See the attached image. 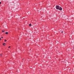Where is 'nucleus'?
Returning <instances> with one entry per match:
<instances>
[{"instance_id":"obj_1","label":"nucleus","mask_w":74,"mask_h":74,"mask_svg":"<svg viewBox=\"0 0 74 74\" xmlns=\"http://www.w3.org/2000/svg\"><path fill=\"white\" fill-rule=\"evenodd\" d=\"M56 8L57 10H59L60 11H62V8L60 7L59 5H57L56 6Z\"/></svg>"},{"instance_id":"obj_2","label":"nucleus","mask_w":74,"mask_h":74,"mask_svg":"<svg viewBox=\"0 0 74 74\" xmlns=\"http://www.w3.org/2000/svg\"><path fill=\"white\" fill-rule=\"evenodd\" d=\"M29 26H30V27L32 26V24H29Z\"/></svg>"},{"instance_id":"obj_3","label":"nucleus","mask_w":74,"mask_h":74,"mask_svg":"<svg viewBox=\"0 0 74 74\" xmlns=\"http://www.w3.org/2000/svg\"><path fill=\"white\" fill-rule=\"evenodd\" d=\"M5 43H3V45H4V46H5Z\"/></svg>"},{"instance_id":"obj_4","label":"nucleus","mask_w":74,"mask_h":74,"mask_svg":"<svg viewBox=\"0 0 74 74\" xmlns=\"http://www.w3.org/2000/svg\"><path fill=\"white\" fill-rule=\"evenodd\" d=\"M8 32H5V34H8Z\"/></svg>"},{"instance_id":"obj_5","label":"nucleus","mask_w":74,"mask_h":74,"mask_svg":"<svg viewBox=\"0 0 74 74\" xmlns=\"http://www.w3.org/2000/svg\"><path fill=\"white\" fill-rule=\"evenodd\" d=\"M2 32H5V30H4V31H3H3H2Z\"/></svg>"},{"instance_id":"obj_6","label":"nucleus","mask_w":74,"mask_h":74,"mask_svg":"<svg viewBox=\"0 0 74 74\" xmlns=\"http://www.w3.org/2000/svg\"><path fill=\"white\" fill-rule=\"evenodd\" d=\"M5 42H7V40H5Z\"/></svg>"},{"instance_id":"obj_7","label":"nucleus","mask_w":74,"mask_h":74,"mask_svg":"<svg viewBox=\"0 0 74 74\" xmlns=\"http://www.w3.org/2000/svg\"><path fill=\"white\" fill-rule=\"evenodd\" d=\"M63 31H62V32H61V33H63Z\"/></svg>"},{"instance_id":"obj_8","label":"nucleus","mask_w":74,"mask_h":74,"mask_svg":"<svg viewBox=\"0 0 74 74\" xmlns=\"http://www.w3.org/2000/svg\"><path fill=\"white\" fill-rule=\"evenodd\" d=\"M10 47H11L10 46H9L8 47V48H10Z\"/></svg>"},{"instance_id":"obj_9","label":"nucleus","mask_w":74,"mask_h":74,"mask_svg":"<svg viewBox=\"0 0 74 74\" xmlns=\"http://www.w3.org/2000/svg\"><path fill=\"white\" fill-rule=\"evenodd\" d=\"M0 56H2V55L1 54H0Z\"/></svg>"},{"instance_id":"obj_10","label":"nucleus","mask_w":74,"mask_h":74,"mask_svg":"<svg viewBox=\"0 0 74 74\" xmlns=\"http://www.w3.org/2000/svg\"><path fill=\"white\" fill-rule=\"evenodd\" d=\"M0 41H1V38H0Z\"/></svg>"},{"instance_id":"obj_11","label":"nucleus","mask_w":74,"mask_h":74,"mask_svg":"<svg viewBox=\"0 0 74 74\" xmlns=\"http://www.w3.org/2000/svg\"><path fill=\"white\" fill-rule=\"evenodd\" d=\"M1 2H0V4H1Z\"/></svg>"},{"instance_id":"obj_12","label":"nucleus","mask_w":74,"mask_h":74,"mask_svg":"<svg viewBox=\"0 0 74 74\" xmlns=\"http://www.w3.org/2000/svg\"><path fill=\"white\" fill-rule=\"evenodd\" d=\"M1 38H3V37H1Z\"/></svg>"}]
</instances>
